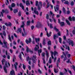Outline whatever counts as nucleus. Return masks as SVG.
Returning a JSON list of instances; mask_svg holds the SVG:
<instances>
[{
    "label": "nucleus",
    "instance_id": "nucleus-1",
    "mask_svg": "<svg viewBox=\"0 0 75 75\" xmlns=\"http://www.w3.org/2000/svg\"><path fill=\"white\" fill-rule=\"evenodd\" d=\"M5 65L4 66V69L5 73H7V69L6 68L8 67V65H7V62H6L5 63Z\"/></svg>",
    "mask_w": 75,
    "mask_h": 75
},
{
    "label": "nucleus",
    "instance_id": "nucleus-2",
    "mask_svg": "<svg viewBox=\"0 0 75 75\" xmlns=\"http://www.w3.org/2000/svg\"><path fill=\"white\" fill-rule=\"evenodd\" d=\"M15 4L14 3H13L11 5V6L10 5H9L8 6V7L9 9H10L11 11H12L13 10V9L12 8V7H15Z\"/></svg>",
    "mask_w": 75,
    "mask_h": 75
},
{
    "label": "nucleus",
    "instance_id": "nucleus-3",
    "mask_svg": "<svg viewBox=\"0 0 75 75\" xmlns=\"http://www.w3.org/2000/svg\"><path fill=\"white\" fill-rule=\"evenodd\" d=\"M63 54L65 57V58L64 59V61H65L67 59V55L68 54V52L67 51H66L65 52H62Z\"/></svg>",
    "mask_w": 75,
    "mask_h": 75
},
{
    "label": "nucleus",
    "instance_id": "nucleus-4",
    "mask_svg": "<svg viewBox=\"0 0 75 75\" xmlns=\"http://www.w3.org/2000/svg\"><path fill=\"white\" fill-rule=\"evenodd\" d=\"M58 22L60 24L61 27H63L65 25V23L64 22H60L59 19H58Z\"/></svg>",
    "mask_w": 75,
    "mask_h": 75
},
{
    "label": "nucleus",
    "instance_id": "nucleus-5",
    "mask_svg": "<svg viewBox=\"0 0 75 75\" xmlns=\"http://www.w3.org/2000/svg\"><path fill=\"white\" fill-rule=\"evenodd\" d=\"M41 27V22H37V24L36 25V28H40Z\"/></svg>",
    "mask_w": 75,
    "mask_h": 75
},
{
    "label": "nucleus",
    "instance_id": "nucleus-6",
    "mask_svg": "<svg viewBox=\"0 0 75 75\" xmlns=\"http://www.w3.org/2000/svg\"><path fill=\"white\" fill-rule=\"evenodd\" d=\"M50 13L51 15H52V19L54 21L55 23H56V20H55V19L54 18V14L51 11H50Z\"/></svg>",
    "mask_w": 75,
    "mask_h": 75
},
{
    "label": "nucleus",
    "instance_id": "nucleus-7",
    "mask_svg": "<svg viewBox=\"0 0 75 75\" xmlns=\"http://www.w3.org/2000/svg\"><path fill=\"white\" fill-rule=\"evenodd\" d=\"M22 25H21V28H23V31H25V29L24 28V26H25V23H24V22L23 21L22 23Z\"/></svg>",
    "mask_w": 75,
    "mask_h": 75
},
{
    "label": "nucleus",
    "instance_id": "nucleus-8",
    "mask_svg": "<svg viewBox=\"0 0 75 75\" xmlns=\"http://www.w3.org/2000/svg\"><path fill=\"white\" fill-rule=\"evenodd\" d=\"M34 11L35 14L37 15V16L38 15V14H39V13H38V11H37V7H35L34 8Z\"/></svg>",
    "mask_w": 75,
    "mask_h": 75
},
{
    "label": "nucleus",
    "instance_id": "nucleus-9",
    "mask_svg": "<svg viewBox=\"0 0 75 75\" xmlns=\"http://www.w3.org/2000/svg\"><path fill=\"white\" fill-rule=\"evenodd\" d=\"M28 40L29 41L26 39L25 40V42L27 44H28V43H30L31 42V38H29Z\"/></svg>",
    "mask_w": 75,
    "mask_h": 75
},
{
    "label": "nucleus",
    "instance_id": "nucleus-10",
    "mask_svg": "<svg viewBox=\"0 0 75 75\" xmlns=\"http://www.w3.org/2000/svg\"><path fill=\"white\" fill-rule=\"evenodd\" d=\"M54 8L55 11L57 12V11L59 10V6L58 5H56V8H55V6H54ZM56 9L57 10H56Z\"/></svg>",
    "mask_w": 75,
    "mask_h": 75
},
{
    "label": "nucleus",
    "instance_id": "nucleus-11",
    "mask_svg": "<svg viewBox=\"0 0 75 75\" xmlns=\"http://www.w3.org/2000/svg\"><path fill=\"white\" fill-rule=\"evenodd\" d=\"M39 49V46L38 45H36L35 47L34 50L35 51H37Z\"/></svg>",
    "mask_w": 75,
    "mask_h": 75
},
{
    "label": "nucleus",
    "instance_id": "nucleus-12",
    "mask_svg": "<svg viewBox=\"0 0 75 75\" xmlns=\"http://www.w3.org/2000/svg\"><path fill=\"white\" fill-rule=\"evenodd\" d=\"M4 44L5 45L4 46H2V47H6V48H7V42H6V41H4L3 42Z\"/></svg>",
    "mask_w": 75,
    "mask_h": 75
},
{
    "label": "nucleus",
    "instance_id": "nucleus-13",
    "mask_svg": "<svg viewBox=\"0 0 75 75\" xmlns=\"http://www.w3.org/2000/svg\"><path fill=\"white\" fill-rule=\"evenodd\" d=\"M19 6L20 7H21V8H22V9H23V10H24V6H23V4L20 3L19 4Z\"/></svg>",
    "mask_w": 75,
    "mask_h": 75
},
{
    "label": "nucleus",
    "instance_id": "nucleus-14",
    "mask_svg": "<svg viewBox=\"0 0 75 75\" xmlns=\"http://www.w3.org/2000/svg\"><path fill=\"white\" fill-rule=\"evenodd\" d=\"M24 32V34L23 33H22V36L23 37H24V35H26L27 34V31H26V30H25V31H23Z\"/></svg>",
    "mask_w": 75,
    "mask_h": 75
},
{
    "label": "nucleus",
    "instance_id": "nucleus-15",
    "mask_svg": "<svg viewBox=\"0 0 75 75\" xmlns=\"http://www.w3.org/2000/svg\"><path fill=\"white\" fill-rule=\"evenodd\" d=\"M18 65V63L16 62L15 63V64H14V67H15V70L16 71H17V66Z\"/></svg>",
    "mask_w": 75,
    "mask_h": 75
},
{
    "label": "nucleus",
    "instance_id": "nucleus-16",
    "mask_svg": "<svg viewBox=\"0 0 75 75\" xmlns=\"http://www.w3.org/2000/svg\"><path fill=\"white\" fill-rule=\"evenodd\" d=\"M10 74L11 75H15V73L13 70H12V71H11Z\"/></svg>",
    "mask_w": 75,
    "mask_h": 75
},
{
    "label": "nucleus",
    "instance_id": "nucleus-17",
    "mask_svg": "<svg viewBox=\"0 0 75 75\" xmlns=\"http://www.w3.org/2000/svg\"><path fill=\"white\" fill-rule=\"evenodd\" d=\"M2 12H1V14L2 16V17H3V13H5V11H4V9H2Z\"/></svg>",
    "mask_w": 75,
    "mask_h": 75
},
{
    "label": "nucleus",
    "instance_id": "nucleus-18",
    "mask_svg": "<svg viewBox=\"0 0 75 75\" xmlns=\"http://www.w3.org/2000/svg\"><path fill=\"white\" fill-rule=\"evenodd\" d=\"M69 45H71L72 47H73L74 46V42H73V41H71L70 42L69 44Z\"/></svg>",
    "mask_w": 75,
    "mask_h": 75
},
{
    "label": "nucleus",
    "instance_id": "nucleus-19",
    "mask_svg": "<svg viewBox=\"0 0 75 75\" xmlns=\"http://www.w3.org/2000/svg\"><path fill=\"white\" fill-rule=\"evenodd\" d=\"M54 30H55V31H56V32H58V31H59V30H58V29L57 28L56 26H55L54 27Z\"/></svg>",
    "mask_w": 75,
    "mask_h": 75
},
{
    "label": "nucleus",
    "instance_id": "nucleus-20",
    "mask_svg": "<svg viewBox=\"0 0 75 75\" xmlns=\"http://www.w3.org/2000/svg\"><path fill=\"white\" fill-rule=\"evenodd\" d=\"M72 40L69 39H68L67 40V43H68L69 44L72 41Z\"/></svg>",
    "mask_w": 75,
    "mask_h": 75
},
{
    "label": "nucleus",
    "instance_id": "nucleus-21",
    "mask_svg": "<svg viewBox=\"0 0 75 75\" xmlns=\"http://www.w3.org/2000/svg\"><path fill=\"white\" fill-rule=\"evenodd\" d=\"M53 39L54 40H56V38H58V36L57 35H56L54 34L53 35Z\"/></svg>",
    "mask_w": 75,
    "mask_h": 75
},
{
    "label": "nucleus",
    "instance_id": "nucleus-22",
    "mask_svg": "<svg viewBox=\"0 0 75 75\" xmlns=\"http://www.w3.org/2000/svg\"><path fill=\"white\" fill-rule=\"evenodd\" d=\"M29 1H27L26 2V4L27 6H30V2Z\"/></svg>",
    "mask_w": 75,
    "mask_h": 75
},
{
    "label": "nucleus",
    "instance_id": "nucleus-23",
    "mask_svg": "<svg viewBox=\"0 0 75 75\" xmlns=\"http://www.w3.org/2000/svg\"><path fill=\"white\" fill-rule=\"evenodd\" d=\"M42 44L43 45H45V44H46V43L45 42V38L43 39Z\"/></svg>",
    "mask_w": 75,
    "mask_h": 75
},
{
    "label": "nucleus",
    "instance_id": "nucleus-24",
    "mask_svg": "<svg viewBox=\"0 0 75 75\" xmlns=\"http://www.w3.org/2000/svg\"><path fill=\"white\" fill-rule=\"evenodd\" d=\"M30 23H31V22L30 21H27V23L26 24L28 26V25H30Z\"/></svg>",
    "mask_w": 75,
    "mask_h": 75
},
{
    "label": "nucleus",
    "instance_id": "nucleus-25",
    "mask_svg": "<svg viewBox=\"0 0 75 75\" xmlns=\"http://www.w3.org/2000/svg\"><path fill=\"white\" fill-rule=\"evenodd\" d=\"M52 58L51 57H50L49 60V64H51L52 63Z\"/></svg>",
    "mask_w": 75,
    "mask_h": 75
},
{
    "label": "nucleus",
    "instance_id": "nucleus-26",
    "mask_svg": "<svg viewBox=\"0 0 75 75\" xmlns=\"http://www.w3.org/2000/svg\"><path fill=\"white\" fill-rule=\"evenodd\" d=\"M45 52L46 54V56H47V58H48V57H49V53L48 52L47 50H46L45 51Z\"/></svg>",
    "mask_w": 75,
    "mask_h": 75
},
{
    "label": "nucleus",
    "instance_id": "nucleus-27",
    "mask_svg": "<svg viewBox=\"0 0 75 75\" xmlns=\"http://www.w3.org/2000/svg\"><path fill=\"white\" fill-rule=\"evenodd\" d=\"M8 39L10 42H11L12 41V40H11V37H10V35H9L8 36Z\"/></svg>",
    "mask_w": 75,
    "mask_h": 75
},
{
    "label": "nucleus",
    "instance_id": "nucleus-28",
    "mask_svg": "<svg viewBox=\"0 0 75 75\" xmlns=\"http://www.w3.org/2000/svg\"><path fill=\"white\" fill-rule=\"evenodd\" d=\"M50 52L51 54V56L52 58V59H54V56L53 55V54H54V53L52 52V51H51Z\"/></svg>",
    "mask_w": 75,
    "mask_h": 75
},
{
    "label": "nucleus",
    "instance_id": "nucleus-29",
    "mask_svg": "<svg viewBox=\"0 0 75 75\" xmlns=\"http://www.w3.org/2000/svg\"><path fill=\"white\" fill-rule=\"evenodd\" d=\"M66 22L67 23V24L68 25H70L71 24L69 22V21L68 20L66 19Z\"/></svg>",
    "mask_w": 75,
    "mask_h": 75
},
{
    "label": "nucleus",
    "instance_id": "nucleus-30",
    "mask_svg": "<svg viewBox=\"0 0 75 75\" xmlns=\"http://www.w3.org/2000/svg\"><path fill=\"white\" fill-rule=\"evenodd\" d=\"M13 12L14 14H16V13H17L18 12V10L17 9H14L13 10Z\"/></svg>",
    "mask_w": 75,
    "mask_h": 75
},
{
    "label": "nucleus",
    "instance_id": "nucleus-31",
    "mask_svg": "<svg viewBox=\"0 0 75 75\" xmlns=\"http://www.w3.org/2000/svg\"><path fill=\"white\" fill-rule=\"evenodd\" d=\"M62 11L64 14H66V10H65V8H62Z\"/></svg>",
    "mask_w": 75,
    "mask_h": 75
},
{
    "label": "nucleus",
    "instance_id": "nucleus-32",
    "mask_svg": "<svg viewBox=\"0 0 75 75\" xmlns=\"http://www.w3.org/2000/svg\"><path fill=\"white\" fill-rule=\"evenodd\" d=\"M47 44L48 45H51V41L50 40H49L47 42Z\"/></svg>",
    "mask_w": 75,
    "mask_h": 75
},
{
    "label": "nucleus",
    "instance_id": "nucleus-33",
    "mask_svg": "<svg viewBox=\"0 0 75 75\" xmlns=\"http://www.w3.org/2000/svg\"><path fill=\"white\" fill-rule=\"evenodd\" d=\"M1 62H2V65H4V62H6V59H3Z\"/></svg>",
    "mask_w": 75,
    "mask_h": 75
},
{
    "label": "nucleus",
    "instance_id": "nucleus-34",
    "mask_svg": "<svg viewBox=\"0 0 75 75\" xmlns=\"http://www.w3.org/2000/svg\"><path fill=\"white\" fill-rule=\"evenodd\" d=\"M18 31H19V32L20 33H21V28H18Z\"/></svg>",
    "mask_w": 75,
    "mask_h": 75
},
{
    "label": "nucleus",
    "instance_id": "nucleus-35",
    "mask_svg": "<svg viewBox=\"0 0 75 75\" xmlns=\"http://www.w3.org/2000/svg\"><path fill=\"white\" fill-rule=\"evenodd\" d=\"M38 10H40L41 8L42 7V6H39V5H38Z\"/></svg>",
    "mask_w": 75,
    "mask_h": 75
},
{
    "label": "nucleus",
    "instance_id": "nucleus-36",
    "mask_svg": "<svg viewBox=\"0 0 75 75\" xmlns=\"http://www.w3.org/2000/svg\"><path fill=\"white\" fill-rule=\"evenodd\" d=\"M31 60V58H30V57L28 56V57L26 58V61H30Z\"/></svg>",
    "mask_w": 75,
    "mask_h": 75
},
{
    "label": "nucleus",
    "instance_id": "nucleus-37",
    "mask_svg": "<svg viewBox=\"0 0 75 75\" xmlns=\"http://www.w3.org/2000/svg\"><path fill=\"white\" fill-rule=\"evenodd\" d=\"M59 41L60 43V44H62V39H61V38H59Z\"/></svg>",
    "mask_w": 75,
    "mask_h": 75
},
{
    "label": "nucleus",
    "instance_id": "nucleus-38",
    "mask_svg": "<svg viewBox=\"0 0 75 75\" xmlns=\"http://www.w3.org/2000/svg\"><path fill=\"white\" fill-rule=\"evenodd\" d=\"M47 35L48 37H50L51 36V34H48V31H47Z\"/></svg>",
    "mask_w": 75,
    "mask_h": 75
},
{
    "label": "nucleus",
    "instance_id": "nucleus-39",
    "mask_svg": "<svg viewBox=\"0 0 75 75\" xmlns=\"http://www.w3.org/2000/svg\"><path fill=\"white\" fill-rule=\"evenodd\" d=\"M19 57L21 60H22V58L21 57V53H20V54L19 55Z\"/></svg>",
    "mask_w": 75,
    "mask_h": 75
},
{
    "label": "nucleus",
    "instance_id": "nucleus-40",
    "mask_svg": "<svg viewBox=\"0 0 75 75\" xmlns=\"http://www.w3.org/2000/svg\"><path fill=\"white\" fill-rule=\"evenodd\" d=\"M49 27L50 28H53V26H52V24H50Z\"/></svg>",
    "mask_w": 75,
    "mask_h": 75
},
{
    "label": "nucleus",
    "instance_id": "nucleus-41",
    "mask_svg": "<svg viewBox=\"0 0 75 75\" xmlns=\"http://www.w3.org/2000/svg\"><path fill=\"white\" fill-rule=\"evenodd\" d=\"M71 21H75V17H73L71 18Z\"/></svg>",
    "mask_w": 75,
    "mask_h": 75
},
{
    "label": "nucleus",
    "instance_id": "nucleus-42",
    "mask_svg": "<svg viewBox=\"0 0 75 75\" xmlns=\"http://www.w3.org/2000/svg\"><path fill=\"white\" fill-rule=\"evenodd\" d=\"M26 51L28 53V51H29V49L28 47V46H26Z\"/></svg>",
    "mask_w": 75,
    "mask_h": 75
},
{
    "label": "nucleus",
    "instance_id": "nucleus-43",
    "mask_svg": "<svg viewBox=\"0 0 75 75\" xmlns=\"http://www.w3.org/2000/svg\"><path fill=\"white\" fill-rule=\"evenodd\" d=\"M70 4L72 6H74V1H71V3Z\"/></svg>",
    "mask_w": 75,
    "mask_h": 75
},
{
    "label": "nucleus",
    "instance_id": "nucleus-44",
    "mask_svg": "<svg viewBox=\"0 0 75 75\" xmlns=\"http://www.w3.org/2000/svg\"><path fill=\"white\" fill-rule=\"evenodd\" d=\"M46 19H47L49 18V14H46Z\"/></svg>",
    "mask_w": 75,
    "mask_h": 75
},
{
    "label": "nucleus",
    "instance_id": "nucleus-45",
    "mask_svg": "<svg viewBox=\"0 0 75 75\" xmlns=\"http://www.w3.org/2000/svg\"><path fill=\"white\" fill-rule=\"evenodd\" d=\"M38 6H42V2L40 1L39 2V4Z\"/></svg>",
    "mask_w": 75,
    "mask_h": 75
},
{
    "label": "nucleus",
    "instance_id": "nucleus-46",
    "mask_svg": "<svg viewBox=\"0 0 75 75\" xmlns=\"http://www.w3.org/2000/svg\"><path fill=\"white\" fill-rule=\"evenodd\" d=\"M38 1H35V6H38Z\"/></svg>",
    "mask_w": 75,
    "mask_h": 75
},
{
    "label": "nucleus",
    "instance_id": "nucleus-47",
    "mask_svg": "<svg viewBox=\"0 0 75 75\" xmlns=\"http://www.w3.org/2000/svg\"><path fill=\"white\" fill-rule=\"evenodd\" d=\"M66 31H67V32L66 35L67 36H68L69 35V34L68 33H69V31H68V29H67Z\"/></svg>",
    "mask_w": 75,
    "mask_h": 75
},
{
    "label": "nucleus",
    "instance_id": "nucleus-48",
    "mask_svg": "<svg viewBox=\"0 0 75 75\" xmlns=\"http://www.w3.org/2000/svg\"><path fill=\"white\" fill-rule=\"evenodd\" d=\"M54 72H55V73L57 74V73L58 72V71L57 70V69H54Z\"/></svg>",
    "mask_w": 75,
    "mask_h": 75
},
{
    "label": "nucleus",
    "instance_id": "nucleus-49",
    "mask_svg": "<svg viewBox=\"0 0 75 75\" xmlns=\"http://www.w3.org/2000/svg\"><path fill=\"white\" fill-rule=\"evenodd\" d=\"M35 41L36 42H37L38 41H40V39H37L35 38Z\"/></svg>",
    "mask_w": 75,
    "mask_h": 75
},
{
    "label": "nucleus",
    "instance_id": "nucleus-50",
    "mask_svg": "<svg viewBox=\"0 0 75 75\" xmlns=\"http://www.w3.org/2000/svg\"><path fill=\"white\" fill-rule=\"evenodd\" d=\"M42 55L43 57H45V53L44 52H42Z\"/></svg>",
    "mask_w": 75,
    "mask_h": 75
},
{
    "label": "nucleus",
    "instance_id": "nucleus-51",
    "mask_svg": "<svg viewBox=\"0 0 75 75\" xmlns=\"http://www.w3.org/2000/svg\"><path fill=\"white\" fill-rule=\"evenodd\" d=\"M38 51V53H39H39L40 52V53H41V52H42V50L41 49H40L39 50V49Z\"/></svg>",
    "mask_w": 75,
    "mask_h": 75
},
{
    "label": "nucleus",
    "instance_id": "nucleus-52",
    "mask_svg": "<svg viewBox=\"0 0 75 75\" xmlns=\"http://www.w3.org/2000/svg\"><path fill=\"white\" fill-rule=\"evenodd\" d=\"M2 33H3V35H4V36H6V32H5V31H4Z\"/></svg>",
    "mask_w": 75,
    "mask_h": 75
},
{
    "label": "nucleus",
    "instance_id": "nucleus-53",
    "mask_svg": "<svg viewBox=\"0 0 75 75\" xmlns=\"http://www.w3.org/2000/svg\"><path fill=\"white\" fill-rule=\"evenodd\" d=\"M7 57V59H10V55H6Z\"/></svg>",
    "mask_w": 75,
    "mask_h": 75
},
{
    "label": "nucleus",
    "instance_id": "nucleus-54",
    "mask_svg": "<svg viewBox=\"0 0 75 75\" xmlns=\"http://www.w3.org/2000/svg\"><path fill=\"white\" fill-rule=\"evenodd\" d=\"M68 3H69V2H68V1H66L64 2V4H68Z\"/></svg>",
    "mask_w": 75,
    "mask_h": 75
},
{
    "label": "nucleus",
    "instance_id": "nucleus-55",
    "mask_svg": "<svg viewBox=\"0 0 75 75\" xmlns=\"http://www.w3.org/2000/svg\"><path fill=\"white\" fill-rule=\"evenodd\" d=\"M38 72H39L40 74H42V72H41V71L40 69H38Z\"/></svg>",
    "mask_w": 75,
    "mask_h": 75
},
{
    "label": "nucleus",
    "instance_id": "nucleus-56",
    "mask_svg": "<svg viewBox=\"0 0 75 75\" xmlns=\"http://www.w3.org/2000/svg\"><path fill=\"white\" fill-rule=\"evenodd\" d=\"M23 69L25 70V66L24 65V64H23Z\"/></svg>",
    "mask_w": 75,
    "mask_h": 75
},
{
    "label": "nucleus",
    "instance_id": "nucleus-57",
    "mask_svg": "<svg viewBox=\"0 0 75 75\" xmlns=\"http://www.w3.org/2000/svg\"><path fill=\"white\" fill-rule=\"evenodd\" d=\"M72 33L73 34H74V35H75V30H73V31H72Z\"/></svg>",
    "mask_w": 75,
    "mask_h": 75
},
{
    "label": "nucleus",
    "instance_id": "nucleus-58",
    "mask_svg": "<svg viewBox=\"0 0 75 75\" xmlns=\"http://www.w3.org/2000/svg\"><path fill=\"white\" fill-rule=\"evenodd\" d=\"M67 14H70V11L69 10L67 11Z\"/></svg>",
    "mask_w": 75,
    "mask_h": 75
},
{
    "label": "nucleus",
    "instance_id": "nucleus-59",
    "mask_svg": "<svg viewBox=\"0 0 75 75\" xmlns=\"http://www.w3.org/2000/svg\"><path fill=\"white\" fill-rule=\"evenodd\" d=\"M9 51H10V53L12 54L13 52V50L11 49H10Z\"/></svg>",
    "mask_w": 75,
    "mask_h": 75
},
{
    "label": "nucleus",
    "instance_id": "nucleus-60",
    "mask_svg": "<svg viewBox=\"0 0 75 75\" xmlns=\"http://www.w3.org/2000/svg\"><path fill=\"white\" fill-rule=\"evenodd\" d=\"M32 59L33 61V63H35L36 61H35V60L34 59Z\"/></svg>",
    "mask_w": 75,
    "mask_h": 75
},
{
    "label": "nucleus",
    "instance_id": "nucleus-61",
    "mask_svg": "<svg viewBox=\"0 0 75 75\" xmlns=\"http://www.w3.org/2000/svg\"><path fill=\"white\" fill-rule=\"evenodd\" d=\"M2 28H3V30H5L6 29V27H5V26L4 25L3 26Z\"/></svg>",
    "mask_w": 75,
    "mask_h": 75
},
{
    "label": "nucleus",
    "instance_id": "nucleus-62",
    "mask_svg": "<svg viewBox=\"0 0 75 75\" xmlns=\"http://www.w3.org/2000/svg\"><path fill=\"white\" fill-rule=\"evenodd\" d=\"M7 17L8 18H9V19H11V16L9 15H7Z\"/></svg>",
    "mask_w": 75,
    "mask_h": 75
},
{
    "label": "nucleus",
    "instance_id": "nucleus-63",
    "mask_svg": "<svg viewBox=\"0 0 75 75\" xmlns=\"http://www.w3.org/2000/svg\"><path fill=\"white\" fill-rule=\"evenodd\" d=\"M21 12L20 11L19 12V13H18V16H21Z\"/></svg>",
    "mask_w": 75,
    "mask_h": 75
},
{
    "label": "nucleus",
    "instance_id": "nucleus-64",
    "mask_svg": "<svg viewBox=\"0 0 75 75\" xmlns=\"http://www.w3.org/2000/svg\"><path fill=\"white\" fill-rule=\"evenodd\" d=\"M73 69H74V71H75V67L73 65Z\"/></svg>",
    "mask_w": 75,
    "mask_h": 75
}]
</instances>
